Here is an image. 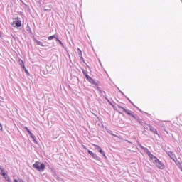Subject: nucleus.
I'll use <instances>...</instances> for the list:
<instances>
[{"label": "nucleus", "mask_w": 182, "mask_h": 182, "mask_svg": "<svg viewBox=\"0 0 182 182\" xmlns=\"http://www.w3.org/2000/svg\"><path fill=\"white\" fill-rule=\"evenodd\" d=\"M144 129H149L150 132L154 133V134H156L157 136H160L159 134V132H157V129L156 128H154L153 126H151L149 124H146L144 125Z\"/></svg>", "instance_id": "39448f33"}, {"label": "nucleus", "mask_w": 182, "mask_h": 182, "mask_svg": "<svg viewBox=\"0 0 182 182\" xmlns=\"http://www.w3.org/2000/svg\"><path fill=\"white\" fill-rule=\"evenodd\" d=\"M0 174L7 181H9V177H8V175L5 173V169L4 168L0 166Z\"/></svg>", "instance_id": "423d86ee"}, {"label": "nucleus", "mask_w": 182, "mask_h": 182, "mask_svg": "<svg viewBox=\"0 0 182 182\" xmlns=\"http://www.w3.org/2000/svg\"><path fill=\"white\" fill-rule=\"evenodd\" d=\"M55 38V39H58V35L54 34L53 36H50L48 37V41H52V39H53Z\"/></svg>", "instance_id": "9b49d317"}, {"label": "nucleus", "mask_w": 182, "mask_h": 182, "mask_svg": "<svg viewBox=\"0 0 182 182\" xmlns=\"http://www.w3.org/2000/svg\"><path fill=\"white\" fill-rule=\"evenodd\" d=\"M146 154L149 156V157L151 159V161H152V163L156 161L155 159H157V157L154 156V155H153V154H151V152H150V151H148L146 152Z\"/></svg>", "instance_id": "0eeeda50"}, {"label": "nucleus", "mask_w": 182, "mask_h": 182, "mask_svg": "<svg viewBox=\"0 0 182 182\" xmlns=\"http://www.w3.org/2000/svg\"><path fill=\"white\" fill-rule=\"evenodd\" d=\"M111 136H114V137H118L119 138V136L113 134V133H110Z\"/></svg>", "instance_id": "412c9836"}, {"label": "nucleus", "mask_w": 182, "mask_h": 182, "mask_svg": "<svg viewBox=\"0 0 182 182\" xmlns=\"http://www.w3.org/2000/svg\"><path fill=\"white\" fill-rule=\"evenodd\" d=\"M118 109L119 110H122L123 112H124V113H126L129 116H131V117H133L134 119H135V120L138 119L137 117H136L135 114L132 112V111H130L129 109H126L124 107H123L120 105H118Z\"/></svg>", "instance_id": "f03ea898"}, {"label": "nucleus", "mask_w": 182, "mask_h": 182, "mask_svg": "<svg viewBox=\"0 0 182 182\" xmlns=\"http://www.w3.org/2000/svg\"><path fill=\"white\" fill-rule=\"evenodd\" d=\"M92 146H94V147H95L96 150H98V151H99V150H100V149H102V148H100V146H99V145H97L95 144H92Z\"/></svg>", "instance_id": "dca6fc26"}, {"label": "nucleus", "mask_w": 182, "mask_h": 182, "mask_svg": "<svg viewBox=\"0 0 182 182\" xmlns=\"http://www.w3.org/2000/svg\"><path fill=\"white\" fill-rule=\"evenodd\" d=\"M0 130H2V124L0 123Z\"/></svg>", "instance_id": "5701e85b"}, {"label": "nucleus", "mask_w": 182, "mask_h": 182, "mask_svg": "<svg viewBox=\"0 0 182 182\" xmlns=\"http://www.w3.org/2000/svg\"><path fill=\"white\" fill-rule=\"evenodd\" d=\"M87 152L89 153V154H90V156H92V157H93V159H95V160H99V156H97L96 154L93 153L90 150H87Z\"/></svg>", "instance_id": "6e6552de"}, {"label": "nucleus", "mask_w": 182, "mask_h": 182, "mask_svg": "<svg viewBox=\"0 0 182 182\" xmlns=\"http://www.w3.org/2000/svg\"><path fill=\"white\" fill-rule=\"evenodd\" d=\"M14 182H18V180L15 179V180H14Z\"/></svg>", "instance_id": "b1692460"}, {"label": "nucleus", "mask_w": 182, "mask_h": 182, "mask_svg": "<svg viewBox=\"0 0 182 182\" xmlns=\"http://www.w3.org/2000/svg\"><path fill=\"white\" fill-rule=\"evenodd\" d=\"M18 62H19V65H20V66H21V68L25 67V63H23V60H22V59H19Z\"/></svg>", "instance_id": "ddd939ff"}, {"label": "nucleus", "mask_w": 182, "mask_h": 182, "mask_svg": "<svg viewBox=\"0 0 182 182\" xmlns=\"http://www.w3.org/2000/svg\"><path fill=\"white\" fill-rule=\"evenodd\" d=\"M24 129L26 130V132L29 134L31 133V130L28 128V127H25Z\"/></svg>", "instance_id": "6ab92c4d"}, {"label": "nucleus", "mask_w": 182, "mask_h": 182, "mask_svg": "<svg viewBox=\"0 0 182 182\" xmlns=\"http://www.w3.org/2000/svg\"><path fill=\"white\" fill-rule=\"evenodd\" d=\"M33 167L36 170H38V171H45V164H41L39 161L35 162Z\"/></svg>", "instance_id": "f257e3e1"}, {"label": "nucleus", "mask_w": 182, "mask_h": 182, "mask_svg": "<svg viewBox=\"0 0 182 182\" xmlns=\"http://www.w3.org/2000/svg\"><path fill=\"white\" fill-rule=\"evenodd\" d=\"M88 82H90V83H91L92 85H97V84L96 83V82L95 81V80H93L92 77H90V76L88 75V77L86 78Z\"/></svg>", "instance_id": "1a4fd4ad"}, {"label": "nucleus", "mask_w": 182, "mask_h": 182, "mask_svg": "<svg viewBox=\"0 0 182 182\" xmlns=\"http://www.w3.org/2000/svg\"><path fill=\"white\" fill-rule=\"evenodd\" d=\"M24 129L26 130V132L29 134L31 133V130L28 128V127H25Z\"/></svg>", "instance_id": "aec40b11"}, {"label": "nucleus", "mask_w": 182, "mask_h": 182, "mask_svg": "<svg viewBox=\"0 0 182 182\" xmlns=\"http://www.w3.org/2000/svg\"><path fill=\"white\" fill-rule=\"evenodd\" d=\"M28 134H30V136L33 139V141H35V143H36V139H35V136H33V134L30 132V133H28Z\"/></svg>", "instance_id": "2eb2a0df"}, {"label": "nucleus", "mask_w": 182, "mask_h": 182, "mask_svg": "<svg viewBox=\"0 0 182 182\" xmlns=\"http://www.w3.org/2000/svg\"><path fill=\"white\" fill-rule=\"evenodd\" d=\"M34 42L36 43V45H38V46H42L43 48L45 46L43 45V42H41V41H38V40H36V39H35V38H34Z\"/></svg>", "instance_id": "9d476101"}, {"label": "nucleus", "mask_w": 182, "mask_h": 182, "mask_svg": "<svg viewBox=\"0 0 182 182\" xmlns=\"http://www.w3.org/2000/svg\"><path fill=\"white\" fill-rule=\"evenodd\" d=\"M153 163L158 168H159V170H164V168H166L164 164L159 160V159H155V161H154Z\"/></svg>", "instance_id": "20e7f679"}, {"label": "nucleus", "mask_w": 182, "mask_h": 182, "mask_svg": "<svg viewBox=\"0 0 182 182\" xmlns=\"http://www.w3.org/2000/svg\"><path fill=\"white\" fill-rule=\"evenodd\" d=\"M82 147L83 149H85V150H87V148L86 147V146L83 145Z\"/></svg>", "instance_id": "4be33fe9"}, {"label": "nucleus", "mask_w": 182, "mask_h": 182, "mask_svg": "<svg viewBox=\"0 0 182 182\" xmlns=\"http://www.w3.org/2000/svg\"><path fill=\"white\" fill-rule=\"evenodd\" d=\"M119 113H122V112H119Z\"/></svg>", "instance_id": "393cba45"}, {"label": "nucleus", "mask_w": 182, "mask_h": 182, "mask_svg": "<svg viewBox=\"0 0 182 182\" xmlns=\"http://www.w3.org/2000/svg\"><path fill=\"white\" fill-rule=\"evenodd\" d=\"M11 25L13 28H21V26H22V21H21L19 17H17L14 20Z\"/></svg>", "instance_id": "7ed1b4c3"}, {"label": "nucleus", "mask_w": 182, "mask_h": 182, "mask_svg": "<svg viewBox=\"0 0 182 182\" xmlns=\"http://www.w3.org/2000/svg\"><path fill=\"white\" fill-rule=\"evenodd\" d=\"M98 151L103 156V157H105V159H107V157L106 156V154H105V151H103V150H102V149H100V150Z\"/></svg>", "instance_id": "f8f14e48"}, {"label": "nucleus", "mask_w": 182, "mask_h": 182, "mask_svg": "<svg viewBox=\"0 0 182 182\" xmlns=\"http://www.w3.org/2000/svg\"><path fill=\"white\" fill-rule=\"evenodd\" d=\"M82 73L86 78L89 77V75H87V73L86 72V70H85V69H82Z\"/></svg>", "instance_id": "4468645a"}, {"label": "nucleus", "mask_w": 182, "mask_h": 182, "mask_svg": "<svg viewBox=\"0 0 182 182\" xmlns=\"http://www.w3.org/2000/svg\"><path fill=\"white\" fill-rule=\"evenodd\" d=\"M56 41H58V42H59L60 45H61V46H63V43H62V41L60 40H59L57 37Z\"/></svg>", "instance_id": "a211bd4d"}, {"label": "nucleus", "mask_w": 182, "mask_h": 182, "mask_svg": "<svg viewBox=\"0 0 182 182\" xmlns=\"http://www.w3.org/2000/svg\"><path fill=\"white\" fill-rule=\"evenodd\" d=\"M23 69V70L27 73V75H29V72L28 71V69H26V67H23L22 68Z\"/></svg>", "instance_id": "f3484780"}]
</instances>
